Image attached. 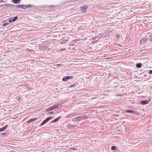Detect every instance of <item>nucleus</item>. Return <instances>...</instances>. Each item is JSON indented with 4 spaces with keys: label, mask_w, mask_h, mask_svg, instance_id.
<instances>
[{
    "label": "nucleus",
    "mask_w": 152,
    "mask_h": 152,
    "mask_svg": "<svg viewBox=\"0 0 152 152\" xmlns=\"http://www.w3.org/2000/svg\"><path fill=\"white\" fill-rule=\"evenodd\" d=\"M60 106V105L59 104L54 105L49 108L47 109L45 111L46 112H48L53 109H56L57 108H59Z\"/></svg>",
    "instance_id": "f257e3e1"
},
{
    "label": "nucleus",
    "mask_w": 152,
    "mask_h": 152,
    "mask_svg": "<svg viewBox=\"0 0 152 152\" xmlns=\"http://www.w3.org/2000/svg\"><path fill=\"white\" fill-rule=\"evenodd\" d=\"M53 117L51 116L48 117L45 119L40 125V126H42L45 124L47 122H48L49 120L53 118Z\"/></svg>",
    "instance_id": "f03ea898"
},
{
    "label": "nucleus",
    "mask_w": 152,
    "mask_h": 152,
    "mask_svg": "<svg viewBox=\"0 0 152 152\" xmlns=\"http://www.w3.org/2000/svg\"><path fill=\"white\" fill-rule=\"evenodd\" d=\"M88 7L87 6H84L80 7V10L83 12H85L87 10Z\"/></svg>",
    "instance_id": "7ed1b4c3"
},
{
    "label": "nucleus",
    "mask_w": 152,
    "mask_h": 152,
    "mask_svg": "<svg viewBox=\"0 0 152 152\" xmlns=\"http://www.w3.org/2000/svg\"><path fill=\"white\" fill-rule=\"evenodd\" d=\"M147 38L146 37L141 39L140 42V44L142 45L144 44L147 41Z\"/></svg>",
    "instance_id": "20e7f679"
},
{
    "label": "nucleus",
    "mask_w": 152,
    "mask_h": 152,
    "mask_svg": "<svg viewBox=\"0 0 152 152\" xmlns=\"http://www.w3.org/2000/svg\"><path fill=\"white\" fill-rule=\"evenodd\" d=\"M61 118V116H60L57 118H56L54 120L51 121L50 123H53L54 122H56L58 120H59Z\"/></svg>",
    "instance_id": "39448f33"
},
{
    "label": "nucleus",
    "mask_w": 152,
    "mask_h": 152,
    "mask_svg": "<svg viewBox=\"0 0 152 152\" xmlns=\"http://www.w3.org/2000/svg\"><path fill=\"white\" fill-rule=\"evenodd\" d=\"M8 125L7 124L6 125L4 126L0 129V132H2L4 131L6 128L8 127Z\"/></svg>",
    "instance_id": "423d86ee"
},
{
    "label": "nucleus",
    "mask_w": 152,
    "mask_h": 152,
    "mask_svg": "<svg viewBox=\"0 0 152 152\" xmlns=\"http://www.w3.org/2000/svg\"><path fill=\"white\" fill-rule=\"evenodd\" d=\"M126 113H134L135 112H134V110H125Z\"/></svg>",
    "instance_id": "0eeeda50"
},
{
    "label": "nucleus",
    "mask_w": 152,
    "mask_h": 152,
    "mask_svg": "<svg viewBox=\"0 0 152 152\" xmlns=\"http://www.w3.org/2000/svg\"><path fill=\"white\" fill-rule=\"evenodd\" d=\"M141 104H146L148 103V102L147 100L142 101L140 102Z\"/></svg>",
    "instance_id": "6e6552de"
},
{
    "label": "nucleus",
    "mask_w": 152,
    "mask_h": 152,
    "mask_svg": "<svg viewBox=\"0 0 152 152\" xmlns=\"http://www.w3.org/2000/svg\"><path fill=\"white\" fill-rule=\"evenodd\" d=\"M32 6L31 4L28 5H23V9H26L27 8L31 7Z\"/></svg>",
    "instance_id": "1a4fd4ad"
},
{
    "label": "nucleus",
    "mask_w": 152,
    "mask_h": 152,
    "mask_svg": "<svg viewBox=\"0 0 152 152\" xmlns=\"http://www.w3.org/2000/svg\"><path fill=\"white\" fill-rule=\"evenodd\" d=\"M142 65L141 63H138L137 64L136 66L137 68H140L141 67Z\"/></svg>",
    "instance_id": "9d476101"
},
{
    "label": "nucleus",
    "mask_w": 152,
    "mask_h": 152,
    "mask_svg": "<svg viewBox=\"0 0 152 152\" xmlns=\"http://www.w3.org/2000/svg\"><path fill=\"white\" fill-rule=\"evenodd\" d=\"M12 1L15 4H18V2L20 1V0H12Z\"/></svg>",
    "instance_id": "9b49d317"
},
{
    "label": "nucleus",
    "mask_w": 152,
    "mask_h": 152,
    "mask_svg": "<svg viewBox=\"0 0 152 152\" xmlns=\"http://www.w3.org/2000/svg\"><path fill=\"white\" fill-rule=\"evenodd\" d=\"M36 120V119L35 118L31 119H30L29 121H28V123H30L34 121H35Z\"/></svg>",
    "instance_id": "f8f14e48"
},
{
    "label": "nucleus",
    "mask_w": 152,
    "mask_h": 152,
    "mask_svg": "<svg viewBox=\"0 0 152 152\" xmlns=\"http://www.w3.org/2000/svg\"><path fill=\"white\" fill-rule=\"evenodd\" d=\"M62 81H66L68 80L67 77H64L62 79Z\"/></svg>",
    "instance_id": "ddd939ff"
},
{
    "label": "nucleus",
    "mask_w": 152,
    "mask_h": 152,
    "mask_svg": "<svg viewBox=\"0 0 152 152\" xmlns=\"http://www.w3.org/2000/svg\"><path fill=\"white\" fill-rule=\"evenodd\" d=\"M69 127L70 128H73L75 127V125H69Z\"/></svg>",
    "instance_id": "4468645a"
},
{
    "label": "nucleus",
    "mask_w": 152,
    "mask_h": 152,
    "mask_svg": "<svg viewBox=\"0 0 152 152\" xmlns=\"http://www.w3.org/2000/svg\"><path fill=\"white\" fill-rule=\"evenodd\" d=\"M18 18V16H15L14 17L13 19L12 20V22H15V21Z\"/></svg>",
    "instance_id": "2eb2a0df"
},
{
    "label": "nucleus",
    "mask_w": 152,
    "mask_h": 152,
    "mask_svg": "<svg viewBox=\"0 0 152 152\" xmlns=\"http://www.w3.org/2000/svg\"><path fill=\"white\" fill-rule=\"evenodd\" d=\"M67 77L68 80L70 79H72L74 78V77L72 76H67Z\"/></svg>",
    "instance_id": "dca6fc26"
},
{
    "label": "nucleus",
    "mask_w": 152,
    "mask_h": 152,
    "mask_svg": "<svg viewBox=\"0 0 152 152\" xmlns=\"http://www.w3.org/2000/svg\"><path fill=\"white\" fill-rule=\"evenodd\" d=\"M116 149V146H112L111 147V149L113 150H115Z\"/></svg>",
    "instance_id": "f3484780"
},
{
    "label": "nucleus",
    "mask_w": 152,
    "mask_h": 152,
    "mask_svg": "<svg viewBox=\"0 0 152 152\" xmlns=\"http://www.w3.org/2000/svg\"><path fill=\"white\" fill-rule=\"evenodd\" d=\"M9 24V23L7 22H5L3 24V26H7L8 24Z\"/></svg>",
    "instance_id": "a211bd4d"
},
{
    "label": "nucleus",
    "mask_w": 152,
    "mask_h": 152,
    "mask_svg": "<svg viewBox=\"0 0 152 152\" xmlns=\"http://www.w3.org/2000/svg\"><path fill=\"white\" fill-rule=\"evenodd\" d=\"M1 135H3L4 136H5L7 135V133L6 132H4L3 133H2L1 134Z\"/></svg>",
    "instance_id": "6ab92c4d"
},
{
    "label": "nucleus",
    "mask_w": 152,
    "mask_h": 152,
    "mask_svg": "<svg viewBox=\"0 0 152 152\" xmlns=\"http://www.w3.org/2000/svg\"><path fill=\"white\" fill-rule=\"evenodd\" d=\"M53 113V111H51L47 113V115H51Z\"/></svg>",
    "instance_id": "aec40b11"
},
{
    "label": "nucleus",
    "mask_w": 152,
    "mask_h": 152,
    "mask_svg": "<svg viewBox=\"0 0 152 152\" xmlns=\"http://www.w3.org/2000/svg\"><path fill=\"white\" fill-rule=\"evenodd\" d=\"M15 7L16 8H20V5H14Z\"/></svg>",
    "instance_id": "412c9836"
},
{
    "label": "nucleus",
    "mask_w": 152,
    "mask_h": 152,
    "mask_svg": "<svg viewBox=\"0 0 152 152\" xmlns=\"http://www.w3.org/2000/svg\"><path fill=\"white\" fill-rule=\"evenodd\" d=\"M81 118L80 117L77 118V119L79 121H80L81 120Z\"/></svg>",
    "instance_id": "4be33fe9"
},
{
    "label": "nucleus",
    "mask_w": 152,
    "mask_h": 152,
    "mask_svg": "<svg viewBox=\"0 0 152 152\" xmlns=\"http://www.w3.org/2000/svg\"><path fill=\"white\" fill-rule=\"evenodd\" d=\"M75 86V85H70L69 86V88H71L72 87H74Z\"/></svg>",
    "instance_id": "5701e85b"
},
{
    "label": "nucleus",
    "mask_w": 152,
    "mask_h": 152,
    "mask_svg": "<svg viewBox=\"0 0 152 152\" xmlns=\"http://www.w3.org/2000/svg\"><path fill=\"white\" fill-rule=\"evenodd\" d=\"M75 86V85H70L69 86V88H71L72 87H74Z\"/></svg>",
    "instance_id": "b1692460"
},
{
    "label": "nucleus",
    "mask_w": 152,
    "mask_h": 152,
    "mask_svg": "<svg viewBox=\"0 0 152 152\" xmlns=\"http://www.w3.org/2000/svg\"><path fill=\"white\" fill-rule=\"evenodd\" d=\"M20 8H21L23 9V5H20Z\"/></svg>",
    "instance_id": "393cba45"
},
{
    "label": "nucleus",
    "mask_w": 152,
    "mask_h": 152,
    "mask_svg": "<svg viewBox=\"0 0 152 152\" xmlns=\"http://www.w3.org/2000/svg\"><path fill=\"white\" fill-rule=\"evenodd\" d=\"M149 74H152V70H150L149 71Z\"/></svg>",
    "instance_id": "a878e982"
},
{
    "label": "nucleus",
    "mask_w": 152,
    "mask_h": 152,
    "mask_svg": "<svg viewBox=\"0 0 152 152\" xmlns=\"http://www.w3.org/2000/svg\"><path fill=\"white\" fill-rule=\"evenodd\" d=\"M9 22H10V23H11V22H13L12 21V19H10V20H9Z\"/></svg>",
    "instance_id": "bb28decb"
},
{
    "label": "nucleus",
    "mask_w": 152,
    "mask_h": 152,
    "mask_svg": "<svg viewBox=\"0 0 152 152\" xmlns=\"http://www.w3.org/2000/svg\"><path fill=\"white\" fill-rule=\"evenodd\" d=\"M71 149L73 150H77V149L76 148H72Z\"/></svg>",
    "instance_id": "cd10ccee"
},
{
    "label": "nucleus",
    "mask_w": 152,
    "mask_h": 152,
    "mask_svg": "<svg viewBox=\"0 0 152 152\" xmlns=\"http://www.w3.org/2000/svg\"><path fill=\"white\" fill-rule=\"evenodd\" d=\"M70 115H68L67 116H66V118H69V117H70Z\"/></svg>",
    "instance_id": "c85d7f7f"
},
{
    "label": "nucleus",
    "mask_w": 152,
    "mask_h": 152,
    "mask_svg": "<svg viewBox=\"0 0 152 152\" xmlns=\"http://www.w3.org/2000/svg\"><path fill=\"white\" fill-rule=\"evenodd\" d=\"M49 50V49H48L47 50L48 51Z\"/></svg>",
    "instance_id": "c756f323"
},
{
    "label": "nucleus",
    "mask_w": 152,
    "mask_h": 152,
    "mask_svg": "<svg viewBox=\"0 0 152 152\" xmlns=\"http://www.w3.org/2000/svg\"><path fill=\"white\" fill-rule=\"evenodd\" d=\"M1 5H0V6H1Z\"/></svg>",
    "instance_id": "7c9ffc66"
}]
</instances>
